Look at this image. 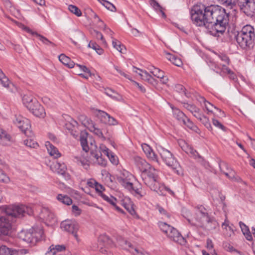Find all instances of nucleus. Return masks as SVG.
I'll use <instances>...</instances> for the list:
<instances>
[{"mask_svg":"<svg viewBox=\"0 0 255 255\" xmlns=\"http://www.w3.org/2000/svg\"><path fill=\"white\" fill-rule=\"evenodd\" d=\"M191 17L195 24L205 26L215 36H219L224 33L229 23V14L224 8L218 5H194Z\"/></svg>","mask_w":255,"mask_h":255,"instance_id":"nucleus-1","label":"nucleus"},{"mask_svg":"<svg viewBox=\"0 0 255 255\" xmlns=\"http://www.w3.org/2000/svg\"><path fill=\"white\" fill-rule=\"evenodd\" d=\"M0 209L6 214V216H0V236L8 235L11 229L10 216L20 218L26 214L30 215L33 213L31 208L23 205L3 206Z\"/></svg>","mask_w":255,"mask_h":255,"instance_id":"nucleus-2","label":"nucleus"},{"mask_svg":"<svg viewBox=\"0 0 255 255\" xmlns=\"http://www.w3.org/2000/svg\"><path fill=\"white\" fill-rule=\"evenodd\" d=\"M182 214L189 223L206 230L213 231L218 226V223L213 218H210L207 213L200 208L192 210L184 209Z\"/></svg>","mask_w":255,"mask_h":255,"instance_id":"nucleus-3","label":"nucleus"},{"mask_svg":"<svg viewBox=\"0 0 255 255\" xmlns=\"http://www.w3.org/2000/svg\"><path fill=\"white\" fill-rule=\"evenodd\" d=\"M236 39L239 46L243 49L253 47L255 41V30L250 25L244 26L236 35Z\"/></svg>","mask_w":255,"mask_h":255,"instance_id":"nucleus-4","label":"nucleus"},{"mask_svg":"<svg viewBox=\"0 0 255 255\" xmlns=\"http://www.w3.org/2000/svg\"><path fill=\"white\" fill-rule=\"evenodd\" d=\"M22 102L25 106L35 116L39 118L45 117V110L35 98L32 96L24 95L22 98Z\"/></svg>","mask_w":255,"mask_h":255,"instance_id":"nucleus-5","label":"nucleus"},{"mask_svg":"<svg viewBox=\"0 0 255 255\" xmlns=\"http://www.w3.org/2000/svg\"><path fill=\"white\" fill-rule=\"evenodd\" d=\"M141 176L144 183L148 186L151 190L159 193L161 188H165V190L170 191L166 187L164 186L159 187V183L157 181L158 176L156 173V170L154 168L150 167L148 171H145L141 173Z\"/></svg>","mask_w":255,"mask_h":255,"instance_id":"nucleus-6","label":"nucleus"},{"mask_svg":"<svg viewBox=\"0 0 255 255\" xmlns=\"http://www.w3.org/2000/svg\"><path fill=\"white\" fill-rule=\"evenodd\" d=\"M60 227L62 230L71 234L79 242L77 233L79 231V225L77 221L73 220H65L61 222Z\"/></svg>","mask_w":255,"mask_h":255,"instance_id":"nucleus-7","label":"nucleus"},{"mask_svg":"<svg viewBox=\"0 0 255 255\" xmlns=\"http://www.w3.org/2000/svg\"><path fill=\"white\" fill-rule=\"evenodd\" d=\"M43 234V231L41 227H34L28 231L27 236L28 241L26 243L30 246H34L41 238Z\"/></svg>","mask_w":255,"mask_h":255,"instance_id":"nucleus-8","label":"nucleus"},{"mask_svg":"<svg viewBox=\"0 0 255 255\" xmlns=\"http://www.w3.org/2000/svg\"><path fill=\"white\" fill-rule=\"evenodd\" d=\"M65 118L66 121L64 123L63 126L68 129L73 136L78 140V124L70 117L65 115L63 117Z\"/></svg>","mask_w":255,"mask_h":255,"instance_id":"nucleus-9","label":"nucleus"},{"mask_svg":"<svg viewBox=\"0 0 255 255\" xmlns=\"http://www.w3.org/2000/svg\"><path fill=\"white\" fill-rule=\"evenodd\" d=\"M160 155L163 160L166 164L172 168L173 169L176 170L178 174V168L180 167L178 163L174 159L172 154L166 149H162L160 152Z\"/></svg>","mask_w":255,"mask_h":255,"instance_id":"nucleus-10","label":"nucleus"},{"mask_svg":"<svg viewBox=\"0 0 255 255\" xmlns=\"http://www.w3.org/2000/svg\"><path fill=\"white\" fill-rule=\"evenodd\" d=\"M13 122L25 134L31 127L30 121L21 115H15Z\"/></svg>","mask_w":255,"mask_h":255,"instance_id":"nucleus-11","label":"nucleus"},{"mask_svg":"<svg viewBox=\"0 0 255 255\" xmlns=\"http://www.w3.org/2000/svg\"><path fill=\"white\" fill-rule=\"evenodd\" d=\"M112 241L106 235H100L98 239L97 249L103 254H106L111 245Z\"/></svg>","mask_w":255,"mask_h":255,"instance_id":"nucleus-12","label":"nucleus"},{"mask_svg":"<svg viewBox=\"0 0 255 255\" xmlns=\"http://www.w3.org/2000/svg\"><path fill=\"white\" fill-rule=\"evenodd\" d=\"M84 14L85 17L88 18H91L92 16H94L95 19H97L99 22L98 26L101 28H103L104 30H106L108 33H109L110 35H112L113 31L109 28H106V25L99 18L97 14H95L92 10L90 8H87L84 9Z\"/></svg>","mask_w":255,"mask_h":255,"instance_id":"nucleus-13","label":"nucleus"},{"mask_svg":"<svg viewBox=\"0 0 255 255\" xmlns=\"http://www.w3.org/2000/svg\"><path fill=\"white\" fill-rule=\"evenodd\" d=\"M133 160L135 166L139 169L142 173L144 172L148 171L151 166L144 159L138 156L133 157Z\"/></svg>","mask_w":255,"mask_h":255,"instance_id":"nucleus-14","label":"nucleus"},{"mask_svg":"<svg viewBox=\"0 0 255 255\" xmlns=\"http://www.w3.org/2000/svg\"><path fill=\"white\" fill-rule=\"evenodd\" d=\"M167 237L173 241L180 244L184 245L186 243L185 239L182 236L180 233L174 228L170 231Z\"/></svg>","mask_w":255,"mask_h":255,"instance_id":"nucleus-15","label":"nucleus"},{"mask_svg":"<svg viewBox=\"0 0 255 255\" xmlns=\"http://www.w3.org/2000/svg\"><path fill=\"white\" fill-rule=\"evenodd\" d=\"M90 130L103 140H106L107 139H110V135L106 129H101L94 125L90 127Z\"/></svg>","mask_w":255,"mask_h":255,"instance_id":"nucleus-16","label":"nucleus"},{"mask_svg":"<svg viewBox=\"0 0 255 255\" xmlns=\"http://www.w3.org/2000/svg\"><path fill=\"white\" fill-rule=\"evenodd\" d=\"M202 99L204 101L205 106L209 112L212 113L214 115L218 117L224 118L225 117L224 112L222 111L221 110L219 109L210 103L206 101L204 98H202Z\"/></svg>","mask_w":255,"mask_h":255,"instance_id":"nucleus-17","label":"nucleus"},{"mask_svg":"<svg viewBox=\"0 0 255 255\" xmlns=\"http://www.w3.org/2000/svg\"><path fill=\"white\" fill-rule=\"evenodd\" d=\"M51 169L54 172L59 174L64 175L67 170L65 164L62 162L56 161L50 165Z\"/></svg>","mask_w":255,"mask_h":255,"instance_id":"nucleus-18","label":"nucleus"},{"mask_svg":"<svg viewBox=\"0 0 255 255\" xmlns=\"http://www.w3.org/2000/svg\"><path fill=\"white\" fill-rule=\"evenodd\" d=\"M248 15H251L255 12V2L254 0H248L241 9Z\"/></svg>","mask_w":255,"mask_h":255,"instance_id":"nucleus-19","label":"nucleus"},{"mask_svg":"<svg viewBox=\"0 0 255 255\" xmlns=\"http://www.w3.org/2000/svg\"><path fill=\"white\" fill-rule=\"evenodd\" d=\"M81 145L82 147L83 150L86 153H87L91 148L93 146L92 142H91V147H90L88 144V133L85 130L81 131Z\"/></svg>","mask_w":255,"mask_h":255,"instance_id":"nucleus-20","label":"nucleus"},{"mask_svg":"<svg viewBox=\"0 0 255 255\" xmlns=\"http://www.w3.org/2000/svg\"><path fill=\"white\" fill-rule=\"evenodd\" d=\"M45 145L50 156H53L55 158H57L61 156V154L58 151V149L52 145L50 142L48 141H46Z\"/></svg>","mask_w":255,"mask_h":255,"instance_id":"nucleus-21","label":"nucleus"},{"mask_svg":"<svg viewBox=\"0 0 255 255\" xmlns=\"http://www.w3.org/2000/svg\"><path fill=\"white\" fill-rule=\"evenodd\" d=\"M66 247L63 245H52L49 247L45 255H54L57 252L64 251Z\"/></svg>","mask_w":255,"mask_h":255,"instance_id":"nucleus-22","label":"nucleus"},{"mask_svg":"<svg viewBox=\"0 0 255 255\" xmlns=\"http://www.w3.org/2000/svg\"><path fill=\"white\" fill-rule=\"evenodd\" d=\"M142 148L147 156L153 160L157 161V155L153 152L151 147L147 144L144 143L142 144Z\"/></svg>","mask_w":255,"mask_h":255,"instance_id":"nucleus-23","label":"nucleus"},{"mask_svg":"<svg viewBox=\"0 0 255 255\" xmlns=\"http://www.w3.org/2000/svg\"><path fill=\"white\" fill-rule=\"evenodd\" d=\"M40 218L48 222L55 221L54 215L47 209H43L40 214Z\"/></svg>","mask_w":255,"mask_h":255,"instance_id":"nucleus-24","label":"nucleus"},{"mask_svg":"<svg viewBox=\"0 0 255 255\" xmlns=\"http://www.w3.org/2000/svg\"><path fill=\"white\" fill-rule=\"evenodd\" d=\"M11 141V136L7 132L0 128V144L6 145Z\"/></svg>","mask_w":255,"mask_h":255,"instance_id":"nucleus-25","label":"nucleus"},{"mask_svg":"<svg viewBox=\"0 0 255 255\" xmlns=\"http://www.w3.org/2000/svg\"><path fill=\"white\" fill-rule=\"evenodd\" d=\"M59 61L70 68L74 67L75 64L71 60L70 58L64 54H60L59 57Z\"/></svg>","mask_w":255,"mask_h":255,"instance_id":"nucleus-26","label":"nucleus"},{"mask_svg":"<svg viewBox=\"0 0 255 255\" xmlns=\"http://www.w3.org/2000/svg\"><path fill=\"white\" fill-rule=\"evenodd\" d=\"M165 53L166 55V59L171 61L173 64L178 67L182 65V62L180 58L167 52H165Z\"/></svg>","mask_w":255,"mask_h":255,"instance_id":"nucleus-27","label":"nucleus"},{"mask_svg":"<svg viewBox=\"0 0 255 255\" xmlns=\"http://www.w3.org/2000/svg\"><path fill=\"white\" fill-rule=\"evenodd\" d=\"M104 200L107 201L113 206H114L116 209L119 212L121 211V209L118 206H116L117 199L111 195H106L104 193H101V195H100Z\"/></svg>","mask_w":255,"mask_h":255,"instance_id":"nucleus-28","label":"nucleus"},{"mask_svg":"<svg viewBox=\"0 0 255 255\" xmlns=\"http://www.w3.org/2000/svg\"><path fill=\"white\" fill-rule=\"evenodd\" d=\"M56 199L59 202L64 205L69 206L72 204V199L67 195L59 194L57 195Z\"/></svg>","mask_w":255,"mask_h":255,"instance_id":"nucleus-29","label":"nucleus"},{"mask_svg":"<svg viewBox=\"0 0 255 255\" xmlns=\"http://www.w3.org/2000/svg\"><path fill=\"white\" fill-rule=\"evenodd\" d=\"M173 110V115L174 117L180 122L183 123H185V120L186 119L187 117L185 114L178 109H174L172 108Z\"/></svg>","mask_w":255,"mask_h":255,"instance_id":"nucleus-30","label":"nucleus"},{"mask_svg":"<svg viewBox=\"0 0 255 255\" xmlns=\"http://www.w3.org/2000/svg\"><path fill=\"white\" fill-rule=\"evenodd\" d=\"M240 226L241 228V230L244 234V235L245 236L246 238L248 241H252L253 237L251 235V233L250 231L249 228L248 226H247L244 223H242V222H240L239 223Z\"/></svg>","mask_w":255,"mask_h":255,"instance_id":"nucleus-31","label":"nucleus"},{"mask_svg":"<svg viewBox=\"0 0 255 255\" xmlns=\"http://www.w3.org/2000/svg\"><path fill=\"white\" fill-rule=\"evenodd\" d=\"M123 206L124 208L131 215H134L135 214V211L133 207V204L130 202V200L127 199L123 201Z\"/></svg>","mask_w":255,"mask_h":255,"instance_id":"nucleus-32","label":"nucleus"},{"mask_svg":"<svg viewBox=\"0 0 255 255\" xmlns=\"http://www.w3.org/2000/svg\"><path fill=\"white\" fill-rule=\"evenodd\" d=\"M184 106L186 109L189 110L196 118L199 116L200 113V109L197 108L195 105L189 104L188 103H185Z\"/></svg>","mask_w":255,"mask_h":255,"instance_id":"nucleus-33","label":"nucleus"},{"mask_svg":"<svg viewBox=\"0 0 255 255\" xmlns=\"http://www.w3.org/2000/svg\"><path fill=\"white\" fill-rule=\"evenodd\" d=\"M96 112L97 117L100 120V121L104 124H106L108 121V119L109 118L110 115L107 113L99 110H97Z\"/></svg>","mask_w":255,"mask_h":255,"instance_id":"nucleus-34","label":"nucleus"},{"mask_svg":"<svg viewBox=\"0 0 255 255\" xmlns=\"http://www.w3.org/2000/svg\"><path fill=\"white\" fill-rule=\"evenodd\" d=\"M117 180L119 182V183L124 187L129 190L132 188V183L128 181V179L124 178L123 177L118 176L117 177Z\"/></svg>","mask_w":255,"mask_h":255,"instance_id":"nucleus-35","label":"nucleus"},{"mask_svg":"<svg viewBox=\"0 0 255 255\" xmlns=\"http://www.w3.org/2000/svg\"><path fill=\"white\" fill-rule=\"evenodd\" d=\"M81 71L83 72L81 73V77L87 80H88L90 77L95 76L94 74L91 73L90 70L85 66L81 65Z\"/></svg>","mask_w":255,"mask_h":255,"instance_id":"nucleus-36","label":"nucleus"},{"mask_svg":"<svg viewBox=\"0 0 255 255\" xmlns=\"http://www.w3.org/2000/svg\"><path fill=\"white\" fill-rule=\"evenodd\" d=\"M184 125L186 126L188 128L193 130L195 132L200 134V129L195 126L194 123L187 117L186 120H185V123H183Z\"/></svg>","mask_w":255,"mask_h":255,"instance_id":"nucleus-37","label":"nucleus"},{"mask_svg":"<svg viewBox=\"0 0 255 255\" xmlns=\"http://www.w3.org/2000/svg\"><path fill=\"white\" fill-rule=\"evenodd\" d=\"M150 4L152 7L157 11H159L164 18L166 17V15L163 11V8L155 0H150Z\"/></svg>","mask_w":255,"mask_h":255,"instance_id":"nucleus-38","label":"nucleus"},{"mask_svg":"<svg viewBox=\"0 0 255 255\" xmlns=\"http://www.w3.org/2000/svg\"><path fill=\"white\" fill-rule=\"evenodd\" d=\"M88 47L94 50L99 55H101L104 53L103 48L95 41H90L88 44Z\"/></svg>","mask_w":255,"mask_h":255,"instance_id":"nucleus-39","label":"nucleus"},{"mask_svg":"<svg viewBox=\"0 0 255 255\" xmlns=\"http://www.w3.org/2000/svg\"><path fill=\"white\" fill-rule=\"evenodd\" d=\"M113 47L120 52L123 53L126 50V47L122 45L120 41L117 39H114L112 42Z\"/></svg>","mask_w":255,"mask_h":255,"instance_id":"nucleus-40","label":"nucleus"},{"mask_svg":"<svg viewBox=\"0 0 255 255\" xmlns=\"http://www.w3.org/2000/svg\"><path fill=\"white\" fill-rule=\"evenodd\" d=\"M158 224L160 229L162 230L163 232L166 234L167 236L169 233V232H170V231H171L172 229H173V227H171L170 225L167 224L164 222H159Z\"/></svg>","mask_w":255,"mask_h":255,"instance_id":"nucleus-41","label":"nucleus"},{"mask_svg":"<svg viewBox=\"0 0 255 255\" xmlns=\"http://www.w3.org/2000/svg\"><path fill=\"white\" fill-rule=\"evenodd\" d=\"M187 154H189L191 157H193L195 159H198L199 162L204 161L203 158L201 155H200L198 152L196 150H194L192 147L190 148Z\"/></svg>","mask_w":255,"mask_h":255,"instance_id":"nucleus-42","label":"nucleus"},{"mask_svg":"<svg viewBox=\"0 0 255 255\" xmlns=\"http://www.w3.org/2000/svg\"><path fill=\"white\" fill-rule=\"evenodd\" d=\"M196 118L201 121L202 124H204V126H206L207 128H212L211 125L209 123V120L205 116L202 114L201 113H200L199 116H197Z\"/></svg>","mask_w":255,"mask_h":255,"instance_id":"nucleus-43","label":"nucleus"},{"mask_svg":"<svg viewBox=\"0 0 255 255\" xmlns=\"http://www.w3.org/2000/svg\"><path fill=\"white\" fill-rule=\"evenodd\" d=\"M35 37H37L40 41H41L44 44L48 45H51L52 46H55V44L49 40L46 37L40 35L39 33H35Z\"/></svg>","mask_w":255,"mask_h":255,"instance_id":"nucleus-44","label":"nucleus"},{"mask_svg":"<svg viewBox=\"0 0 255 255\" xmlns=\"http://www.w3.org/2000/svg\"><path fill=\"white\" fill-rule=\"evenodd\" d=\"M91 34L97 39H100L104 44H107L106 40L105 39L103 34L101 32L98 31L96 30H94L93 31L91 32Z\"/></svg>","mask_w":255,"mask_h":255,"instance_id":"nucleus-45","label":"nucleus"},{"mask_svg":"<svg viewBox=\"0 0 255 255\" xmlns=\"http://www.w3.org/2000/svg\"><path fill=\"white\" fill-rule=\"evenodd\" d=\"M150 72L154 76L156 77L158 79L163 78V72L158 68L153 67L152 68L150 69Z\"/></svg>","mask_w":255,"mask_h":255,"instance_id":"nucleus-46","label":"nucleus"},{"mask_svg":"<svg viewBox=\"0 0 255 255\" xmlns=\"http://www.w3.org/2000/svg\"><path fill=\"white\" fill-rule=\"evenodd\" d=\"M100 156H102L103 154L105 155L107 157L109 156L110 154L112 153L110 151L109 148H108L105 145L101 144L100 146Z\"/></svg>","mask_w":255,"mask_h":255,"instance_id":"nucleus-47","label":"nucleus"},{"mask_svg":"<svg viewBox=\"0 0 255 255\" xmlns=\"http://www.w3.org/2000/svg\"><path fill=\"white\" fill-rule=\"evenodd\" d=\"M91 154H93L94 157L96 158L99 164L102 165L103 166H105L107 164V161L104 159L98 153L94 154L91 151H90Z\"/></svg>","mask_w":255,"mask_h":255,"instance_id":"nucleus-48","label":"nucleus"},{"mask_svg":"<svg viewBox=\"0 0 255 255\" xmlns=\"http://www.w3.org/2000/svg\"><path fill=\"white\" fill-rule=\"evenodd\" d=\"M0 181L8 183L9 181V177L0 169Z\"/></svg>","mask_w":255,"mask_h":255,"instance_id":"nucleus-49","label":"nucleus"},{"mask_svg":"<svg viewBox=\"0 0 255 255\" xmlns=\"http://www.w3.org/2000/svg\"><path fill=\"white\" fill-rule=\"evenodd\" d=\"M24 143L25 145L30 147L35 148L38 146L37 143L32 139H26Z\"/></svg>","mask_w":255,"mask_h":255,"instance_id":"nucleus-50","label":"nucleus"},{"mask_svg":"<svg viewBox=\"0 0 255 255\" xmlns=\"http://www.w3.org/2000/svg\"><path fill=\"white\" fill-rule=\"evenodd\" d=\"M83 119L82 120V124L90 129V127L92 126H94L92 123V121L87 118L86 116H83Z\"/></svg>","mask_w":255,"mask_h":255,"instance_id":"nucleus-51","label":"nucleus"},{"mask_svg":"<svg viewBox=\"0 0 255 255\" xmlns=\"http://www.w3.org/2000/svg\"><path fill=\"white\" fill-rule=\"evenodd\" d=\"M28 231H21L18 234V238L21 240L26 242V241H28V239L27 236V233Z\"/></svg>","mask_w":255,"mask_h":255,"instance_id":"nucleus-52","label":"nucleus"},{"mask_svg":"<svg viewBox=\"0 0 255 255\" xmlns=\"http://www.w3.org/2000/svg\"><path fill=\"white\" fill-rule=\"evenodd\" d=\"M158 211L160 214L161 218L165 219L166 218H169L170 216L169 214L162 207H158Z\"/></svg>","mask_w":255,"mask_h":255,"instance_id":"nucleus-53","label":"nucleus"},{"mask_svg":"<svg viewBox=\"0 0 255 255\" xmlns=\"http://www.w3.org/2000/svg\"><path fill=\"white\" fill-rule=\"evenodd\" d=\"M68 9L71 12L74 13L78 16H80V11L77 6L71 4L68 6Z\"/></svg>","mask_w":255,"mask_h":255,"instance_id":"nucleus-54","label":"nucleus"},{"mask_svg":"<svg viewBox=\"0 0 255 255\" xmlns=\"http://www.w3.org/2000/svg\"><path fill=\"white\" fill-rule=\"evenodd\" d=\"M0 82L3 87L6 88L8 87L10 84V82L5 75L3 77L0 78Z\"/></svg>","mask_w":255,"mask_h":255,"instance_id":"nucleus-55","label":"nucleus"},{"mask_svg":"<svg viewBox=\"0 0 255 255\" xmlns=\"http://www.w3.org/2000/svg\"><path fill=\"white\" fill-rule=\"evenodd\" d=\"M212 122L213 125L216 127L217 128L221 129L223 131L226 130V128L219 121L215 119H213Z\"/></svg>","mask_w":255,"mask_h":255,"instance_id":"nucleus-56","label":"nucleus"},{"mask_svg":"<svg viewBox=\"0 0 255 255\" xmlns=\"http://www.w3.org/2000/svg\"><path fill=\"white\" fill-rule=\"evenodd\" d=\"M9 254V249L5 246L0 245V255H8Z\"/></svg>","mask_w":255,"mask_h":255,"instance_id":"nucleus-57","label":"nucleus"},{"mask_svg":"<svg viewBox=\"0 0 255 255\" xmlns=\"http://www.w3.org/2000/svg\"><path fill=\"white\" fill-rule=\"evenodd\" d=\"M141 73H139L140 77L144 81H148L149 79L151 78V75H150L147 72L143 71L141 70Z\"/></svg>","mask_w":255,"mask_h":255,"instance_id":"nucleus-58","label":"nucleus"},{"mask_svg":"<svg viewBox=\"0 0 255 255\" xmlns=\"http://www.w3.org/2000/svg\"><path fill=\"white\" fill-rule=\"evenodd\" d=\"M94 189L96 191L99 193V195H101V193H103V191L105 190V188L103 185L98 183L97 182Z\"/></svg>","mask_w":255,"mask_h":255,"instance_id":"nucleus-59","label":"nucleus"},{"mask_svg":"<svg viewBox=\"0 0 255 255\" xmlns=\"http://www.w3.org/2000/svg\"><path fill=\"white\" fill-rule=\"evenodd\" d=\"M72 213L75 216H78L80 215V210L78 206L75 205H72Z\"/></svg>","mask_w":255,"mask_h":255,"instance_id":"nucleus-60","label":"nucleus"},{"mask_svg":"<svg viewBox=\"0 0 255 255\" xmlns=\"http://www.w3.org/2000/svg\"><path fill=\"white\" fill-rule=\"evenodd\" d=\"M135 194L137 196H138V197H139V198H141V197H144L147 195L146 192L144 190H143L142 189H137L135 190Z\"/></svg>","mask_w":255,"mask_h":255,"instance_id":"nucleus-61","label":"nucleus"},{"mask_svg":"<svg viewBox=\"0 0 255 255\" xmlns=\"http://www.w3.org/2000/svg\"><path fill=\"white\" fill-rule=\"evenodd\" d=\"M111 162L115 165L118 164L119 161L117 157H116L113 153H111L109 156L108 157Z\"/></svg>","mask_w":255,"mask_h":255,"instance_id":"nucleus-62","label":"nucleus"},{"mask_svg":"<svg viewBox=\"0 0 255 255\" xmlns=\"http://www.w3.org/2000/svg\"><path fill=\"white\" fill-rule=\"evenodd\" d=\"M105 7L109 10L112 11H116V8L114 4L110 2L109 1H106V4H103Z\"/></svg>","mask_w":255,"mask_h":255,"instance_id":"nucleus-63","label":"nucleus"},{"mask_svg":"<svg viewBox=\"0 0 255 255\" xmlns=\"http://www.w3.org/2000/svg\"><path fill=\"white\" fill-rule=\"evenodd\" d=\"M108 121L106 123V124H109L110 125H116L118 124L117 121L113 117L109 116V118L108 119Z\"/></svg>","mask_w":255,"mask_h":255,"instance_id":"nucleus-64","label":"nucleus"}]
</instances>
